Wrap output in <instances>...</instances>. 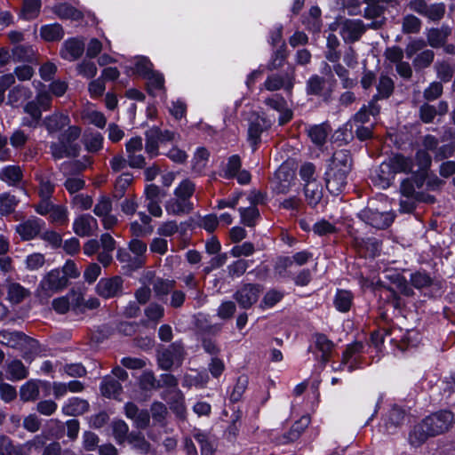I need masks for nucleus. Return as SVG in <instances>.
<instances>
[{"instance_id": "f257e3e1", "label": "nucleus", "mask_w": 455, "mask_h": 455, "mask_svg": "<svg viewBox=\"0 0 455 455\" xmlns=\"http://www.w3.org/2000/svg\"><path fill=\"white\" fill-rule=\"evenodd\" d=\"M350 169L351 157L349 152L346 149L335 151L324 173L326 188L331 195L338 196L344 190Z\"/></svg>"}, {"instance_id": "f03ea898", "label": "nucleus", "mask_w": 455, "mask_h": 455, "mask_svg": "<svg viewBox=\"0 0 455 455\" xmlns=\"http://www.w3.org/2000/svg\"><path fill=\"white\" fill-rule=\"evenodd\" d=\"M36 100L30 101V126L34 122H38L42 111L47 110L52 103V95L61 97L68 90V84L65 81L55 80L47 88L45 85L39 84Z\"/></svg>"}, {"instance_id": "7ed1b4c3", "label": "nucleus", "mask_w": 455, "mask_h": 455, "mask_svg": "<svg viewBox=\"0 0 455 455\" xmlns=\"http://www.w3.org/2000/svg\"><path fill=\"white\" fill-rule=\"evenodd\" d=\"M81 129L78 126H68L60 133L59 141L51 145V152L55 159L76 156L79 152L77 140L80 137Z\"/></svg>"}, {"instance_id": "20e7f679", "label": "nucleus", "mask_w": 455, "mask_h": 455, "mask_svg": "<svg viewBox=\"0 0 455 455\" xmlns=\"http://www.w3.org/2000/svg\"><path fill=\"white\" fill-rule=\"evenodd\" d=\"M363 345L361 342L349 344L342 354V359L339 363H333L331 367L333 371L347 370L351 372L356 369L363 367Z\"/></svg>"}, {"instance_id": "39448f33", "label": "nucleus", "mask_w": 455, "mask_h": 455, "mask_svg": "<svg viewBox=\"0 0 455 455\" xmlns=\"http://www.w3.org/2000/svg\"><path fill=\"white\" fill-rule=\"evenodd\" d=\"M272 124V119L265 116L264 114L253 112L250 115L248 118V141L253 151L260 143L263 133L267 132Z\"/></svg>"}, {"instance_id": "423d86ee", "label": "nucleus", "mask_w": 455, "mask_h": 455, "mask_svg": "<svg viewBox=\"0 0 455 455\" xmlns=\"http://www.w3.org/2000/svg\"><path fill=\"white\" fill-rule=\"evenodd\" d=\"M435 437L449 432L455 424L454 414L449 410H440L424 417Z\"/></svg>"}, {"instance_id": "0eeeda50", "label": "nucleus", "mask_w": 455, "mask_h": 455, "mask_svg": "<svg viewBox=\"0 0 455 455\" xmlns=\"http://www.w3.org/2000/svg\"><path fill=\"white\" fill-rule=\"evenodd\" d=\"M434 432L430 429L427 422L422 418L410 426L407 435V442L413 449L422 447L429 439L435 438Z\"/></svg>"}, {"instance_id": "6e6552de", "label": "nucleus", "mask_w": 455, "mask_h": 455, "mask_svg": "<svg viewBox=\"0 0 455 455\" xmlns=\"http://www.w3.org/2000/svg\"><path fill=\"white\" fill-rule=\"evenodd\" d=\"M394 0H369L366 1L367 6L364 8L363 17L366 20H371L367 25L371 28H380L386 20L385 18V4H392Z\"/></svg>"}, {"instance_id": "1a4fd4ad", "label": "nucleus", "mask_w": 455, "mask_h": 455, "mask_svg": "<svg viewBox=\"0 0 455 455\" xmlns=\"http://www.w3.org/2000/svg\"><path fill=\"white\" fill-rule=\"evenodd\" d=\"M358 216L366 224L378 229H384L394 221V215L391 212H379L371 207L362 210Z\"/></svg>"}, {"instance_id": "9d476101", "label": "nucleus", "mask_w": 455, "mask_h": 455, "mask_svg": "<svg viewBox=\"0 0 455 455\" xmlns=\"http://www.w3.org/2000/svg\"><path fill=\"white\" fill-rule=\"evenodd\" d=\"M183 347L180 343L174 342L167 348L158 353L157 362L162 370H170L172 366L180 365L183 359Z\"/></svg>"}, {"instance_id": "9b49d317", "label": "nucleus", "mask_w": 455, "mask_h": 455, "mask_svg": "<svg viewBox=\"0 0 455 455\" xmlns=\"http://www.w3.org/2000/svg\"><path fill=\"white\" fill-rule=\"evenodd\" d=\"M394 91L393 80L387 76H381L377 84V94L373 96L372 100L369 102L370 112L372 115H379L380 107L377 101L379 100L387 99Z\"/></svg>"}, {"instance_id": "f8f14e48", "label": "nucleus", "mask_w": 455, "mask_h": 455, "mask_svg": "<svg viewBox=\"0 0 455 455\" xmlns=\"http://www.w3.org/2000/svg\"><path fill=\"white\" fill-rule=\"evenodd\" d=\"M367 26L359 20H345L340 28V36L346 43L357 41L364 33Z\"/></svg>"}, {"instance_id": "ddd939ff", "label": "nucleus", "mask_w": 455, "mask_h": 455, "mask_svg": "<svg viewBox=\"0 0 455 455\" xmlns=\"http://www.w3.org/2000/svg\"><path fill=\"white\" fill-rule=\"evenodd\" d=\"M123 283V278L118 275L102 278L97 283V292L105 299L115 297L122 292Z\"/></svg>"}, {"instance_id": "4468645a", "label": "nucleus", "mask_w": 455, "mask_h": 455, "mask_svg": "<svg viewBox=\"0 0 455 455\" xmlns=\"http://www.w3.org/2000/svg\"><path fill=\"white\" fill-rule=\"evenodd\" d=\"M264 102L267 107L279 113L278 122L280 125H283L291 120L293 116L292 110L282 96L275 94L267 98Z\"/></svg>"}, {"instance_id": "2eb2a0df", "label": "nucleus", "mask_w": 455, "mask_h": 455, "mask_svg": "<svg viewBox=\"0 0 455 455\" xmlns=\"http://www.w3.org/2000/svg\"><path fill=\"white\" fill-rule=\"evenodd\" d=\"M97 229V220L90 214H81L74 220L73 231L78 236H91Z\"/></svg>"}, {"instance_id": "dca6fc26", "label": "nucleus", "mask_w": 455, "mask_h": 455, "mask_svg": "<svg viewBox=\"0 0 455 455\" xmlns=\"http://www.w3.org/2000/svg\"><path fill=\"white\" fill-rule=\"evenodd\" d=\"M68 284L67 276L62 275L60 269L50 271L41 281L40 286L46 293H52L66 287Z\"/></svg>"}, {"instance_id": "f3484780", "label": "nucleus", "mask_w": 455, "mask_h": 455, "mask_svg": "<svg viewBox=\"0 0 455 455\" xmlns=\"http://www.w3.org/2000/svg\"><path fill=\"white\" fill-rule=\"evenodd\" d=\"M294 85V75H272L267 76L263 86L266 90L274 92L283 88L286 92H291Z\"/></svg>"}, {"instance_id": "a211bd4d", "label": "nucleus", "mask_w": 455, "mask_h": 455, "mask_svg": "<svg viewBox=\"0 0 455 455\" xmlns=\"http://www.w3.org/2000/svg\"><path fill=\"white\" fill-rule=\"evenodd\" d=\"M259 295V286L255 284H245L235 294V299L241 307L249 308L257 300Z\"/></svg>"}, {"instance_id": "6ab92c4d", "label": "nucleus", "mask_w": 455, "mask_h": 455, "mask_svg": "<svg viewBox=\"0 0 455 455\" xmlns=\"http://www.w3.org/2000/svg\"><path fill=\"white\" fill-rule=\"evenodd\" d=\"M394 331L379 329L371 335L370 347L375 350L374 357L379 360L384 352V343L388 339L390 343L397 342L396 338L392 337Z\"/></svg>"}, {"instance_id": "aec40b11", "label": "nucleus", "mask_w": 455, "mask_h": 455, "mask_svg": "<svg viewBox=\"0 0 455 455\" xmlns=\"http://www.w3.org/2000/svg\"><path fill=\"white\" fill-rule=\"evenodd\" d=\"M372 183L380 188H387L395 179L394 171L391 170L387 160L383 161L371 175Z\"/></svg>"}, {"instance_id": "412c9836", "label": "nucleus", "mask_w": 455, "mask_h": 455, "mask_svg": "<svg viewBox=\"0 0 455 455\" xmlns=\"http://www.w3.org/2000/svg\"><path fill=\"white\" fill-rule=\"evenodd\" d=\"M124 410L126 417L133 420L137 428L145 429L149 425L150 415L148 410H140L132 402L125 404Z\"/></svg>"}, {"instance_id": "4be33fe9", "label": "nucleus", "mask_w": 455, "mask_h": 455, "mask_svg": "<svg viewBox=\"0 0 455 455\" xmlns=\"http://www.w3.org/2000/svg\"><path fill=\"white\" fill-rule=\"evenodd\" d=\"M84 51V43L79 38L66 40L60 50V56L68 61H74L82 56Z\"/></svg>"}, {"instance_id": "5701e85b", "label": "nucleus", "mask_w": 455, "mask_h": 455, "mask_svg": "<svg viewBox=\"0 0 455 455\" xmlns=\"http://www.w3.org/2000/svg\"><path fill=\"white\" fill-rule=\"evenodd\" d=\"M144 79L147 80L148 92L150 95L161 99L165 97L164 77L161 73L152 70Z\"/></svg>"}, {"instance_id": "b1692460", "label": "nucleus", "mask_w": 455, "mask_h": 455, "mask_svg": "<svg viewBox=\"0 0 455 455\" xmlns=\"http://www.w3.org/2000/svg\"><path fill=\"white\" fill-rule=\"evenodd\" d=\"M394 174L409 173L413 171L414 162L411 157L401 154H395L387 159Z\"/></svg>"}, {"instance_id": "393cba45", "label": "nucleus", "mask_w": 455, "mask_h": 455, "mask_svg": "<svg viewBox=\"0 0 455 455\" xmlns=\"http://www.w3.org/2000/svg\"><path fill=\"white\" fill-rule=\"evenodd\" d=\"M192 209L193 204L191 201L175 196L165 204V211L170 215L187 214L190 212Z\"/></svg>"}, {"instance_id": "a878e982", "label": "nucleus", "mask_w": 455, "mask_h": 455, "mask_svg": "<svg viewBox=\"0 0 455 455\" xmlns=\"http://www.w3.org/2000/svg\"><path fill=\"white\" fill-rule=\"evenodd\" d=\"M100 390L105 398H116L122 391V385L113 376H105L100 386Z\"/></svg>"}, {"instance_id": "bb28decb", "label": "nucleus", "mask_w": 455, "mask_h": 455, "mask_svg": "<svg viewBox=\"0 0 455 455\" xmlns=\"http://www.w3.org/2000/svg\"><path fill=\"white\" fill-rule=\"evenodd\" d=\"M116 259L127 271H133L143 266L141 259L134 256L128 248H119Z\"/></svg>"}, {"instance_id": "cd10ccee", "label": "nucleus", "mask_w": 455, "mask_h": 455, "mask_svg": "<svg viewBox=\"0 0 455 455\" xmlns=\"http://www.w3.org/2000/svg\"><path fill=\"white\" fill-rule=\"evenodd\" d=\"M331 131L330 125L327 123H323L321 124H315L311 126L308 131V136L311 141L316 147H323L326 142L327 137Z\"/></svg>"}, {"instance_id": "c85d7f7f", "label": "nucleus", "mask_w": 455, "mask_h": 455, "mask_svg": "<svg viewBox=\"0 0 455 455\" xmlns=\"http://www.w3.org/2000/svg\"><path fill=\"white\" fill-rule=\"evenodd\" d=\"M451 29L449 26H442L440 28H431L427 34V42L433 48H438L444 44Z\"/></svg>"}, {"instance_id": "c756f323", "label": "nucleus", "mask_w": 455, "mask_h": 455, "mask_svg": "<svg viewBox=\"0 0 455 455\" xmlns=\"http://www.w3.org/2000/svg\"><path fill=\"white\" fill-rule=\"evenodd\" d=\"M310 421L311 419L308 415L302 416L291 426L290 430L283 435V437L285 440L284 443H291L298 440L301 434L308 427Z\"/></svg>"}, {"instance_id": "7c9ffc66", "label": "nucleus", "mask_w": 455, "mask_h": 455, "mask_svg": "<svg viewBox=\"0 0 455 455\" xmlns=\"http://www.w3.org/2000/svg\"><path fill=\"white\" fill-rule=\"evenodd\" d=\"M28 97L27 89L23 86L13 87L8 94L9 103L15 108L22 105L23 110L28 113V101H26Z\"/></svg>"}, {"instance_id": "2f4dec72", "label": "nucleus", "mask_w": 455, "mask_h": 455, "mask_svg": "<svg viewBox=\"0 0 455 455\" xmlns=\"http://www.w3.org/2000/svg\"><path fill=\"white\" fill-rule=\"evenodd\" d=\"M22 178L20 166L8 165L0 170V180L10 186H19Z\"/></svg>"}, {"instance_id": "473e14b6", "label": "nucleus", "mask_w": 455, "mask_h": 455, "mask_svg": "<svg viewBox=\"0 0 455 455\" xmlns=\"http://www.w3.org/2000/svg\"><path fill=\"white\" fill-rule=\"evenodd\" d=\"M354 296L350 291L338 290L334 296L333 304L335 308L341 312H348L353 304Z\"/></svg>"}, {"instance_id": "72a5a7b5", "label": "nucleus", "mask_w": 455, "mask_h": 455, "mask_svg": "<svg viewBox=\"0 0 455 455\" xmlns=\"http://www.w3.org/2000/svg\"><path fill=\"white\" fill-rule=\"evenodd\" d=\"M415 160L418 166L417 174L419 175L420 179V184L418 183V187H420L422 184H424L427 172L431 165V156L426 150L419 149L416 153Z\"/></svg>"}, {"instance_id": "f704fd0d", "label": "nucleus", "mask_w": 455, "mask_h": 455, "mask_svg": "<svg viewBox=\"0 0 455 455\" xmlns=\"http://www.w3.org/2000/svg\"><path fill=\"white\" fill-rule=\"evenodd\" d=\"M53 12L62 20H78L82 19V12L68 4H58L52 8Z\"/></svg>"}, {"instance_id": "c9c22d12", "label": "nucleus", "mask_w": 455, "mask_h": 455, "mask_svg": "<svg viewBox=\"0 0 455 455\" xmlns=\"http://www.w3.org/2000/svg\"><path fill=\"white\" fill-rule=\"evenodd\" d=\"M69 117L64 114H53L45 118L44 124L50 133L59 132L69 124Z\"/></svg>"}, {"instance_id": "e433bc0d", "label": "nucleus", "mask_w": 455, "mask_h": 455, "mask_svg": "<svg viewBox=\"0 0 455 455\" xmlns=\"http://www.w3.org/2000/svg\"><path fill=\"white\" fill-rule=\"evenodd\" d=\"M40 36L47 42L60 41L64 36V30L58 23L47 24L41 27Z\"/></svg>"}, {"instance_id": "4c0bfd02", "label": "nucleus", "mask_w": 455, "mask_h": 455, "mask_svg": "<svg viewBox=\"0 0 455 455\" xmlns=\"http://www.w3.org/2000/svg\"><path fill=\"white\" fill-rule=\"evenodd\" d=\"M304 193L308 204L316 205L323 196V189L317 181L308 182L304 185Z\"/></svg>"}, {"instance_id": "58836bf2", "label": "nucleus", "mask_w": 455, "mask_h": 455, "mask_svg": "<svg viewBox=\"0 0 455 455\" xmlns=\"http://www.w3.org/2000/svg\"><path fill=\"white\" fill-rule=\"evenodd\" d=\"M418 183L420 184L419 175L414 174L411 179H406L403 180L401 183V192L402 194L410 198L418 197L419 191L423 187V184L420 187H418Z\"/></svg>"}, {"instance_id": "ea45409f", "label": "nucleus", "mask_w": 455, "mask_h": 455, "mask_svg": "<svg viewBox=\"0 0 455 455\" xmlns=\"http://www.w3.org/2000/svg\"><path fill=\"white\" fill-rule=\"evenodd\" d=\"M160 133L156 131V127H152L146 132V152L150 157L156 156L159 149V140L157 139Z\"/></svg>"}, {"instance_id": "a19ab883", "label": "nucleus", "mask_w": 455, "mask_h": 455, "mask_svg": "<svg viewBox=\"0 0 455 455\" xmlns=\"http://www.w3.org/2000/svg\"><path fill=\"white\" fill-rule=\"evenodd\" d=\"M82 117L90 124L103 129L107 124V118L102 112L88 108L82 113Z\"/></svg>"}, {"instance_id": "79ce46f5", "label": "nucleus", "mask_w": 455, "mask_h": 455, "mask_svg": "<svg viewBox=\"0 0 455 455\" xmlns=\"http://www.w3.org/2000/svg\"><path fill=\"white\" fill-rule=\"evenodd\" d=\"M173 280L157 279L153 284L156 296L162 301H166L168 294L174 289Z\"/></svg>"}, {"instance_id": "37998d69", "label": "nucleus", "mask_w": 455, "mask_h": 455, "mask_svg": "<svg viewBox=\"0 0 455 455\" xmlns=\"http://www.w3.org/2000/svg\"><path fill=\"white\" fill-rule=\"evenodd\" d=\"M49 220L56 225H65L68 221V210L66 206L55 204L49 213Z\"/></svg>"}, {"instance_id": "c03bdc74", "label": "nucleus", "mask_w": 455, "mask_h": 455, "mask_svg": "<svg viewBox=\"0 0 455 455\" xmlns=\"http://www.w3.org/2000/svg\"><path fill=\"white\" fill-rule=\"evenodd\" d=\"M408 412L409 411L403 407L396 403L392 404L387 414L388 423L395 427L402 425Z\"/></svg>"}, {"instance_id": "a18cd8bd", "label": "nucleus", "mask_w": 455, "mask_h": 455, "mask_svg": "<svg viewBox=\"0 0 455 455\" xmlns=\"http://www.w3.org/2000/svg\"><path fill=\"white\" fill-rule=\"evenodd\" d=\"M242 223L247 227H253L256 220L259 216V212L256 205H250L249 207H241L239 209Z\"/></svg>"}, {"instance_id": "49530a36", "label": "nucleus", "mask_w": 455, "mask_h": 455, "mask_svg": "<svg viewBox=\"0 0 455 455\" xmlns=\"http://www.w3.org/2000/svg\"><path fill=\"white\" fill-rule=\"evenodd\" d=\"M194 438L200 444L202 455H216L215 444L206 434L196 433Z\"/></svg>"}, {"instance_id": "de8ad7c7", "label": "nucleus", "mask_w": 455, "mask_h": 455, "mask_svg": "<svg viewBox=\"0 0 455 455\" xmlns=\"http://www.w3.org/2000/svg\"><path fill=\"white\" fill-rule=\"evenodd\" d=\"M104 138L100 132L90 133L84 138V146L87 151L96 153L103 147Z\"/></svg>"}, {"instance_id": "09e8293b", "label": "nucleus", "mask_w": 455, "mask_h": 455, "mask_svg": "<svg viewBox=\"0 0 455 455\" xmlns=\"http://www.w3.org/2000/svg\"><path fill=\"white\" fill-rule=\"evenodd\" d=\"M241 158L237 155H233L228 159V163L223 168V177L226 179L235 178L241 168Z\"/></svg>"}, {"instance_id": "8fccbe9b", "label": "nucleus", "mask_w": 455, "mask_h": 455, "mask_svg": "<svg viewBox=\"0 0 455 455\" xmlns=\"http://www.w3.org/2000/svg\"><path fill=\"white\" fill-rule=\"evenodd\" d=\"M210 153L204 148H199L196 149L195 156L192 160L193 170L196 172H201L208 162Z\"/></svg>"}, {"instance_id": "3c124183", "label": "nucleus", "mask_w": 455, "mask_h": 455, "mask_svg": "<svg viewBox=\"0 0 455 455\" xmlns=\"http://www.w3.org/2000/svg\"><path fill=\"white\" fill-rule=\"evenodd\" d=\"M195 192V184L188 179L183 180L178 187L174 189V196H179L188 201H191V197Z\"/></svg>"}, {"instance_id": "603ef678", "label": "nucleus", "mask_w": 455, "mask_h": 455, "mask_svg": "<svg viewBox=\"0 0 455 455\" xmlns=\"http://www.w3.org/2000/svg\"><path fill=\"white\" fill-rule=\"evenodd\" d=\"M275 178L279 180L275 187V191L280 194L287 193L291 185L292 175L290 172L285 173L280 169L277 171Z\"/></svg>"}, {"instance_id": "864d4df0", "label": "nucleus", "mask_w": 455, "mask_h": 455, "mask_svg": "<svg viewBox=\"0 0 455 455\" xmlns=\"http://www.w3.org/2000/svg\"><path fill=\"white\" fill-rule=\"evenodd\" d=\"M133 73L145 78L152 71V63L143 56H139L133 60Z\"/></svg>"}, {"instance_id": "5fc2aeb1", "label": "nucleus", "mask_w": 455, "mask_h": 455, "mask_svg": "<svg viewBox=\"0 0 455 455\" xmlns=\"http://www.w3.org/2000/svg\"><path fill=\"white\" fill-rule=\"evenodd\" d=\"M402 28L405 34H416L421 28V20L412 14H408L403 19Z\"/></svg>"}, {"instance_id": "6e6d98bb", "label": "nucleus", "mask_w": 455, "mask_h": 455, "mask_svg": "<svg viewBox=\"0 0 455 455\" xmlns=\"http://www.w3.org/2000/svg\"><path fill=\"white\" fill-rule=\"evenodd\" d=\"M435 53L432 50H424L420 52L413 60L415 69H423L428 67L434 60Z\"/></svg>"}, {"instance_id": "4d7b16f0", "label": "nucleus", "mask_w": 455, "mask_h": 455, "mask_svg": "<svg viewBox=\"0 0 455 455\" xmlns=\"http://www.w3.org/2000/svg\"><path fill=\"white\" fill-rule=\"evenodd\" d=\"M315 346L323 353V360L327 361L329 358V354L333 348V342L330 340L324 334H316Z\"/></svg>"}, {"instance_id": "13d9d810", "label": "nucleus", "mask_w": 455, "mask_h": 455, "mask_svg": "<svg viewBox=\"0 0 455 455\" xmlns=\"http://www.w3.org/2000/svg\"><path fill=\"white\" fill-rule=\"evenodd\" d=\"M376 116L377 115H372L370 112L369 104L367 106H363L360 108V110L354 116L352 121L348 122L346 124V127L349 126L350 130L354 129V125L363 124L370 121V116Z\"/></svg>"}, {"instance_id": "bf43d9fd", "label": "nucleus", "mask_w": 455, "mask_h": 455, "mask_svg": "<svg viewBox=\"0 0 455 455\" xmlns=\"http://www.w3.org/2000/svg\"><path fill=\"white\" fill-rule=\"evenodd\" d=\"M312 231L314 234L323 236L335 233L337 231V228L334 224L322 219L312 226Z\"/></svg>"}, {"instance_id": "052dcab7", "label": "nucleus", "mask_w": 455, "mask_h": 455, "mask_svg": "<svg viewBox=\"0 0 455 455\" xmlns=\"http://www.w3.org/2000/svg\"><path fill=\"white\" fill-rule=\"evenodd\" d=\"M208 376L205 372H197L191 371L184 376V385L192 386H204L207 382Z\"/></svg>"}, {"instance_id": "680f3d73", "label": "nucleus", "mask_w": 455, "mask_h": 455, "mask_svg": "<svg viewBox=\"0 0 455 455\" xmlns=\"http://www.w3.org/2000/svg\"><path fill=\"white\" fill-rule=\"evenodd\" d=\"M105 40V46L103 45V44L98 40L97 38H92L88 44H87V48H86V55L87 57L89 58H95L96 56H98L100 54V52H101L102 49L104 48H110V41L108 39V38H104Z\"/></svg>"}, {"instance_id": "e2e57ef3", "label": "nucleus", "mask_w": 455, "mask_h": 455, "mask_svg": "<svg viewBox=\"0 0 455 455\" xmlns=\"http://www.w3.org/2000/svg\"><path fill=\"white\" fill-rule=\"evenodd\" d=\"M89 403L87 400H71V403L63 408L69 415H81L87 411Z\"/></svg>"}, {"instance_id": "0e129e2a", "label": "nucleus", "mask_w": 455, "mask_h": 455, "mask_svg": "<svg viewBox=\"0 0 455 455\" xmlns=\"http://www.w3.org/2000/svg\"><path fill=\"white\" fill-rule=\"evenodd\" d=\"M133 176L129 172L122 173L116 180L115 191L116 196H123L127 188L132 183Z\"/></svg>"}, {"instance_id": "69168bd1", "label": "nucleus", "mask_w": 455, "mask_h": 455, "mask_svg": "<svg viewBox=\"0 0 455 455\" xmlns=\"http://www.w3.org/2000/svg\"><path fill=\"white\" fill-rule=\"evenodd\" d=\"M112 432L118 443H122L127 437L129 427L124 420H115L111 424Z\"/></svg>"}, {"instance_id": "338daca9", "label": "nucleus", "mask_w": 455, "mask_h": 455, "mask_svg": "<svg viewBox=\"0 0 455 455\" xmlns=\"http://www.w3.org/2000/svg\"><path fill=\"white\" fill-rule=\"evenodd\" d=\"M76 69L80 76L87 79L94 77L97 74V67L95 63L88 60H84L82 62H80L77 65Z\"/></svg>"}, {"instance_id": "774afa93", "label": "nucleus", "mask_w": 455, "mask_h": 455, "mask_svg": "<svg viewBox=\"0 0 455 455\" xmlns=\"http://www.w3.org/2000/svg\"><path fill=\"white\" fill-rule=\"evenodd\" d=\"M112 212V201L109 197L100 196L96 203L93 212L99 218H101Z\"/></svg>"}]
</instances>
